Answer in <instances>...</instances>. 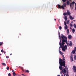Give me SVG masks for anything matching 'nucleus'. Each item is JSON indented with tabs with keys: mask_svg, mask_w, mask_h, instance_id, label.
<instances>
[{
	"mask_svg": "<svg viewBox=\"0 0 76 76\" xmlns=\"http://www.w3.org/2000/svg\"><path fill=\"white\" fill-rule=\"evenodd\" d=\"M4 53L5 54H6V52L5 51L4 52Z\"/></svg>",
	"mask_w": 76,
	"mask_h": 76,
	"instance_id": "nucleus-36",
	"label": "nucleus"
},
{
	"mask_svg": "<svg viewBox=\"0 0 76 76\" xmlns=\"http://www.w3.org/2000/svg\"><path fill=\"white\" fill-rule=\"evenodd\" d=\"M58 76H60V75H58Z\"/></svg>",
	"mask_w": 76,
	"mask_h": 76,
	"instance_id": "nucleus-43",
	"label": "nucleus"
},
{
	"mask_svg": "<svg viewBox=\"0 0 76 76\" xmlns=\"http://www.w3.org/2000/svg\"><path fill=\"white\" fill-rule=\"evenodd\" d=\"M12 72L13 73H15V72H15V71L13 70V69L12 70Z\"/></svg>",
	"mask_w": 76,
	"mask_h": 76,
	"instance_id": "nucleus-30",
	"label": "nucleus"
},
{
	"mask_svg": "<svg viewBox=\"0 0 76 76\" xmlns=\"http://www.w3.org/2000/svg\"><path fill=\"white\" fill-rule=\"evenodd\" d=\"M8 76H11V74L10 73H9V74H8Z\"/></svg>",
	"mask_w": 76,
	"mask_h": 76,
	"instance_id": "nucleus-26",
	"label": "nucleus"
},
{
	"mask_svg": "<svg viewBox=\"0 0 76 76\" xmlns=\"http://www.w3.org/2000/svg\"><path fill=\"white\" fill-rule=\"evenodd\" d=\"M74 60H76V55L74 56Z\"/></svg>",
	"mask_w": 76,
	"mask_h": 76,
	"instance_id": "nucleus-24",
	"label": "nucleus"
},
{
	"mask_svg": "<svg viewBox=\"0 0 76 76\" xmlns=\"http://www.w3.org/2000/svg\"><path fill=\"white\" fill-rule=\"evenodd\" d=\"M26 72L28 73V72H29V71L28 70H26Z\"/></svg>",
	"mask_w": 76,
	"mask_h": 76,
	"instance_id": "nucleus-29",
	"label": "nucleus"
},
{
	"mask_svg": "<svg viewBox=\"0 0 76 76\" xmlns=\"http://www.w3.org/2000/svg\"><path fill=\"white\" fill-rule=\"evenodd\" d=\"M2 64H3L4 66H6V64L5 63H2Z\"/></svg>",
	"mask_w": 76,
	"mask_h": 76,
	"instance_id": "nucleus-15",
	"label": "nucleus"
},
{
	"mask_svg": "<svg viewBox=\"0 0 76 76\" xmlns=\"http://www.w3.org/2000/svg\"><path fill=\"white\" fill-rule=\"evenodd\" d=\"M66 76H69V75H68V74H67L66 75Z\"/></svg>",
	"mask_w": 76,
	"mask_h": 76,
	"instance_id": "nucleus-33",
	"label": "nucleus"
},
{
	"mask_svg": "<svg viewBox=\"0 0 76 76\" xmlns=\"http://www.w3.org/2000/svg\"><path fill=\"white\" fill-rule=\"evenodd\" d=\"M70 7H72V6H73V4H72V3L70 4Z\"/></svg>",
	"mask_w": 76,
	"mask_h": 76,
	"instance_id": "nucleus-18",
	"label": "nucleus"
},
{
	"mask_svg": "<svg viewBox=\"0 0 76 76\" xmlns=\"http://www.w3.org/2000/svg\"><path fill=\"white\" fill-rule=\"evenodd\" d=\"M65 69H67V67H65Z\"/></svg>",
	"mask_w": 76,
	"mask_h": 76,
	"instance_id": "nucleus-34",
	"label": "nucleus"
},
{
	"mask_svg": "<svg viewBox=\"0 0 76 76\" xmlns=\"http://www.w3.org/2000/svg\"><path fill=\"white\" fill-rule=\"evenodd\" d=\"M64 18L65 21H67V16H64Z\"/></svg>",
	"mask_w": 76,
	"mask_h": 76,
	"instance_id": "nucleus-6",
	"label": "nucleus"
},
{
	"mask_svg": "<svg viewBox=\"0 0 76 76\" xmlns=\"http://www.w3.org/2000/svg\"><path fill=\"white\" fill-rule=\"evenodd\" d=\"M63 3H64L63 5H62L61 7L60 5H58V9H61V8L62 9H64V7H66V4L64 3V2H63Z\"/></svg>",
	"mask_w": 76,
	"mask_h": 76,
	"instance_id": "nucleus-3",
	"label": "nucleus"
},
{
	"mask_svg": "<svg viewBox=\"0 0 76 76\" xmlns=\"http://www.w3.org/2000/svg\"><path fill=\"white\" fill-rule=\"evenodd\" d=\"M71 0H69V1H70ZM63 2H65V1H67V0H62Z\"/></svg>",
	"mask_w": 76,
	"mask_h": 76,
	"instance_id": "nucleus-14",
	"label": "nucleus"
},
{
	"mask_svg": "<svg viewBox=\"0 0 76 76\" xmlns=\"http://www.w3.org/2000/svg\"><path fill=\"white\" fill-rule=\"evenodd\" d=\"M69 22H70V20H68L66 22V23H67V24H69Z\"/></svg>",
	"mask_w": 76,
	"mask_h": 76,
	"instance_id": "nucleus-11",
	"label": "nucleus"
},
{
	"mask_svg": "<svg viewBox=\"0 0 76 76\" xmlns=\"http://www.w3.org/2000/svg\"><path fill=\"white\" fill-rule=\"evenodd\" d=\"M64 29H65V30H66L68 28V27L67 26H65L64 27Z\"/></svg>",
	"mask_w": 76,
	"mask_h": 76,
	"instance_id": "nucleus-8",
	"label": "nucleus"
},
{
	"mask_svg": "<svg viewBox=\"0 0 76 76\" xmlns=\"http://www.w3.org/2000/svg\"><path fill=\"white\" fill-rule=\"evenodd\" d=\"M64 24L65 26H67V25H66V21L64 22Z\"/></svg>",
	"mask_w": 76,
	"mask_h": 76,
	"instance_id": "nucleus-22",
	"label": "nucleus"
},
{
	"mask_svg": "<svg viewBox=\"0 0 76 76\" xmlns=\"http://www.w3.org/2000/svg\"><path fill=\"white\" fill-rule=\"evenodd\" d=\"M63 15L64 16L69 15V19L71 20H73L74 19V17H73L72 16L70 15V12H69V11H67V13H64Z\"/></svg>",
	"mask_w": 76,
	"mask_h": 76,
	"instance_id": "nucleus-2",
	"label": "nucleus"
},
{
	"mask_svg": "<svg viewBox=\"0 0 76 76\" xmlns=\"http://www.w3.org/2000/svg\"><path fill=\"white\" fill-rule=\"evenodd\" d=\"M70 29H72V28L71 27H70Z\"/></svg>",
	"mask_w": 76,
	"mask_h": 76,
	"instance_id": "nucleus-35",
	"label": "nucleus"
},
{
	"mask_svg": "<svg viewBox=\"0 0 76 76\" xmlns=\"http://www.w3.org/2000/svg\"><path fill=\"white\" fill-rule=\"evenodd\" d=\"M75 29L73 28L72 29V32H73V33H74V32H75Z\"/></svg>",
	"mask_w": 76,
	"mask_h": 76,
	"instance_id": "nucleus-13",
	"label": "nucleus"
},
{
	"mask_svg": "<svg viewBox=\"0 0 76 76\" xmlns=\"http://www.w3.org/2000/svg\"><path fill=\"white\" fill-rule=\"evenodd\" d=\"M14 76H16L15 75H14Z\"/></svg>",
	"mask_w": 76,
	"mask_h": 76,
	"instance_id": "nucleus-48",
	"label": "nucleus"
},
{
	"mask_svg": "<svg viewBox=\"0 0 76 76\" xmlns=\"http://www.w3.org/2000/svg\"><path fill=\"white\" fill-rule=\"evenodd\" d=\"M7 70H9V66H7Z\"/></svg>",
	"mask_w": 76,
	"mask_h": 76,
	"instance_id": "nucleus-23",
	"label": "nucleus"
},
{
	"mask_svg": "<svg viewBox=\"0 0 76 76\" xmlns=\"http://www.w3.org/2000/svg\"><path fill=\"white\" fill-rule=\"evenodd\" d=\"M69 45L70 47H72V42L70 41Z\"/></svg>",
	"mask_w": 76,
	"mask_h": 76,
	"instance_id": "nucleus-9",
	"label": "nucleus"
},
{
	"mask_svg": "<svg viewBox=\"0 0 76 76\" xmlns=\"http://www.w3.org/2000/svg\"><path fill=\"white\" fill-rule=\"evenodd\" d=\"M64 57V56H63V57Z\"/></svg>",
	"mask_w": 76,
	"mask_h": 76,
	"instance_id": "nucleus-47",
	"label": "nucleus"
},
{
	"mask_svg": "<svg viewBox=\"0 0 76 76\" xmlns=\"http://www.w3.org/2000/svg\"><path fill=\"white\" fill-rule=\"evenodd\" d=\"M73 69L74 70V72H76V67L75 66H73Z\"/></svg>",
	"mask_w": 76,
	"mask_h": 76,
	"instance_id": "nucleus-4",
	"label": "nucleus"
},
{
	"mask_svg": "<svg viewBox=\"0 0 76 76\" xmlns=\"http://www.w3.org/2000/svg\"><path fill=\"white\" fill-rule=\"evenodd\" d=\"M58 20H58V21H59V22H60V21H59V20H60V19H58Z\"/></svg>",
	"mask_w": 76,
	"mask_h": 76,
	"instance_id": "nucleus-39",
	"label": "nucleus"
},
{
	"mask_svg": "<svg viewBox=\"0 0 76 76\" xmlns=\"http://www.w3.org/2000/svg\"><path fill=\"white\" fill-rule=\"evenodd\" d=\"M71 23H73V21H72Z\"/></svg>",
	"mask_w": 76,
	"mask_h": 76,
	"instance_id": "nucleus-41",
	"label": "nucleus"
},
{
	"mask_svg": "<svg viewBox=\"0 0 76 76\" xmlns=\"http://www.w3.org/2000/svg\"><path fill=\"white\" fill-rule=\"evenodd\" d=\"M1 52H2V53H3V52H4V51L2 49L1 50Z\"/></svg>",
	"mask_w": 76,
	"mask_h": 76,
	"instance_id": "nucleus-28",
	"label": "nucleus"
},
{
	"mask_svg": "<svg viewBox=\"0 0 76 76\" xmlns=\"http://www.w3.org/2000/svg\"><path fill=\"white\" fill-rule=\"evenodd\" d=\"M0 56H1V55L0 53Z\"/></svg>",
	"mask_w": 76,
	"mask_h": 76,
	"instance_id": "nucleus-44",
	"label": "nucleus"
},
{
	"mask_svg": "<svg viewBox=\"0 0 76 76\" xmlns=\"http://www.w3.org/2000/svg\"><path fill=\"white\" fill-rule=\"evenodd\" d=\"M54 20H56V19H55Z\"/></svg>",
	"mask_w": 76,
	"mask_h": 76,
	"instance_id": "nucleus-45",
	"label": "nucleus"
},
{
	"mask_svg": "<svg viewBox=\"0 0 76 76\" xmlns=\"http://www.w3.org/2000/svg\"><path fill=\"white\" fill-rule=\"evenodd\" d=\"M72 53H73V54H75V50H74L72 51Z\"/></svg>",
	"mask_w": 76,
	"mask_h": 76,
	"instance_id": "nucleus-12",
	"label": "nucleus"
},
{
	"mask_svg": "<svg viewBox=\"0 0 76 76\" xmlns=\"http://www.w3.org/2000/svg\"><path fill=\"white\" fill-rule=\"evenodd\" d=\"M2 44H3V42H0V45H2Z\"/></svg>",
	"mask_w": 76,
	"mask_h": 76,
	"instance_id": "nucleus-17",
	"label": "nucleus"
},
{
	"mask_svg": "<svg viewBox=\"0 0 76 76\" xmlns=\"http://www.w3.org/2000/svg\"><path fill=\"white\" fill-rule=\"evenodd\" d=\"M21 75H23V76H25V75H23V74H22Z\"/></svg>",
	"mask_w": 76,
	"mask_h": 76,
	"instance_id": "nucleus-37",
	"label": "nucleus"
},
{
	"mask_svg": "<svg viewBox=\"0 0 76 76\" xmlns=\"http://www.w3.org/2000/svg\"><path fill=\"white\" fill-rule=\"evenodd\" d=\"M70 59L72 61H73V56H72V55L71 56Z\"/></svg>",
	"mask_w": 76,
	"mask_h": 76,
	"instance_id": "nucleus-7",
	"label": "nucleus"
},
{
	"mask_svg": "<svg viewBox=\"0 0 76 76\" xmlns=\"http://www.w3.org/2000/svg\"><path fill=\"white\" fill-rule=\"evenodd\" d=\"M75 3V2L74 1H73V2H72V4H74Z\"/></svg>",
	"mask_w": 76,
	"mask_h": 76,
	"instance_id": "nucleus-25",
	"label": "nucleus"
},
{
	"mask_svg": "<svg viewBox=\"0 0 76 76\" xmlns=\"http://www.w3.org/2000/svg\"><path fill=\"white\" fill-rule=\"evenodd\" d=\"M74 27L75 28H76V25L75 24H74Z\"/></svg>",
	"mask_w": 76,
	"mask_h": 76,
	"instance_id": "nucleus-20",
	"label": "nucleus"
},
{
	"mask_svg": "<svg viewBox=\"0 0 76 76\" xmlns=\"http://www.w3.org/2000/svg\"><path fill=\"white\" fill-rule=\"evenodd\" d=\"M12 55V54L11 53V54H10V56H11Z\"/></svg>",
	"mask_w": 76,
	"mask_h": 76,
	"instance_id": "nucleus-38",
	"label": "nucleus"
},
{
	"mask_svg": "<svg viewBox=\"0 0 76 76\" xmlns=\"http://www.w3.org/2000/svg\"><path fill=\"white\" fill-rule=\"evenodd\" d=\"M13 76H16V73H15V72H13Z\"/></svg>",
	"mask_w": 76,
	"mask_h": 76,
	"instance_id": "nucleus-21",
	"label": "nucleus"
},
{
	"mask_svg": "<svg viewBox=\"0 0 76 76\" xmlns=\"http://www.w3.org/2000/svg\"><path fill=\"white\" fill-rule=\"evenodd\" d=\"M74 50H75V51H76V47L75 48Z\"/></svg>",
	"mask_w": 76,
	"mask_h": 76,
	"instance_id": "nucleus-31",
	"label": "nucleus"
},
{
	"mask_svg": "<svg viewBox=\"0 0 76 76\" xmlns=\"http://www.w3.org/2000/svg\"><path fill=\"white\" fill-rule=\"evenodd\" d=\"M68 38L69 39H71L72 38V36L71 35H69L68 36Z\"/></svg>",
	"mask_w": 76,
	"mask_h": 76,
	"instance_id": "nucleus-10",
	"label": "nucleus"
},
{
	"mask_svg": "<svg viewBox=\"0 0 76 76\" xmlns=\"http://www.w3.org/2000/svg\"><path fill=\"white\" fill-rule=\"evenodd\" d=\"M58 35L59 37V38L60 40V42H59L60 47L59 48V52L60 54H62V52L60 50V48H62V51L65 52L66 51V50H67V46L65 45L64 47V45L65 44L64 42H66V43L67 45H69V43H67V37L64 36L63 35V34H61V36H60V34L59 32H58ZM61 38L62 39V44L61 43Z\"/></svg>",
	"mask_w": 76,
	"mask_h": 76,
	"instance_id": "nucleus-1",
	"label": "nucleus"
},
{
	"mask_svg": "<svg viewBox=\"0 0 76 76\" xmlns=\"http://www.w3.org/2000/svg\"><path fill=\"white\" fill-rule=\"evenodd\" d=\"M63 59L64 60H65V59H64V58H63Z\"/></svg>",
	"mask_w": 76,
	"mask_h": 76,
	"instance_id": "nucleus-42",
	"label": "nucleus"
},
{
	"mask_svg": "<svg viewBox=\"0 0 76 76\" xmlns=\"http://www.w3.org/2000/svg\"><path fill=\"white\" fill-rule=\"evenodd\" d=\"M67 34H69V29H67Z\"/></svg>",
	"mask_w": 76,
	"mask_h": 76,
	"instance_id": "nucleus-16",
	"label": "nucleus"
},
{
	"mask_svg": "<svg viewBox=\"0 0 76 76\" xmlns=\"http://www.w3.org/2000/svg\"><path fill=\"white\" fill-rule=\"evenodd\" d=\"M62 28H61V26H60L59 27V29H60V30H61V29Z\"/></svg>",
	"mask_w": 76,
	"mask_h": 76,
	"instance_id": "nucleus-19",
	"label": "nucleus"
},
{
	"mask_svg": "<svg viewBox=\"0 0 76 76\" xmlns=\"http://www.w3.org/2000/svg\"><path fill=\"white\" fill-rule=\"evenodd\" d=\"M74 21L75 22V20H74Z\"/></svg>",
	"mask_w": 76,
	"mask_h": 76,
	"instance_id": "nucleus-46",
	"label": "nucleus"
},
{
	"mask_svg": "<svg viewBox=\"0 0 76 76\" xmlns=\"http://www.w3.org/2000/svg\"><path fill=\"white\" fill-rule=\"evenodd\" d=\"M75 7H76V3L75 4Z\"/></svg>",
	"mask_w": 76,
	"mask_h": 76,
	"instance_id": "nucleus-40",
	"label": "nucleus"
},
{
	"mask_svg": "<svg viewBox=\"0 0 76 76\" xmlns=\"http://www.w3.org/2000/svg\"><path fill=\"white\" fill-rule=\"evenodd\" d=\"M6 57L7 58H9V56H7Z\"/></svg>",
	"mask_w": 76,
	"mask_h": 76,
	"instance_id": "nucleus-32",
	"label": "nucleus"
},
{
	"mask_svg": "<svg viewBox=\"0 0 76 76\" xmlns=\"http://www.w3.org/2000/svg\"><path fill=\"white\" fill-rule=\"evenodd\" d=\"M69 0L67 1L66 2L67 5H69V4H70V1H71H71H70V0Z\"/></svg>",
	"mask_w": 76,
	"mask_h": 76,
	"instance_id": "nucleus-5",
	"label": "nucleus"
},
{
	"mask_svg": "<svg viewBox=\"0 0 76 76\" xmlns=\"http://www.w3.org/2000/svg\"><path fill=\"white\" fill-rule=\"evenodd\" d=\"M70 26H71L72 27V26H73V25H72V24H70Z\"/></svg>",
	"mask_w": 76,
	"mask_h": 76,
	"instance_id": "nucleus-27",
	"label": "nucleus"
},
{
	"mask_svg": "<svg viewBox=\"0 0 76 76\" xmlns=\"http://www.w3.org/2000/svg\"><path fill=\"white\" fill-rule=\"evenodd\" d=\"M22 69H23V68H22Z\"/></svg>",
	"mask_w": 76,
	"mask_h": 76,
	"instance_id": "nucleus-49",
	"label": "nucleus"
}]
</instances>
